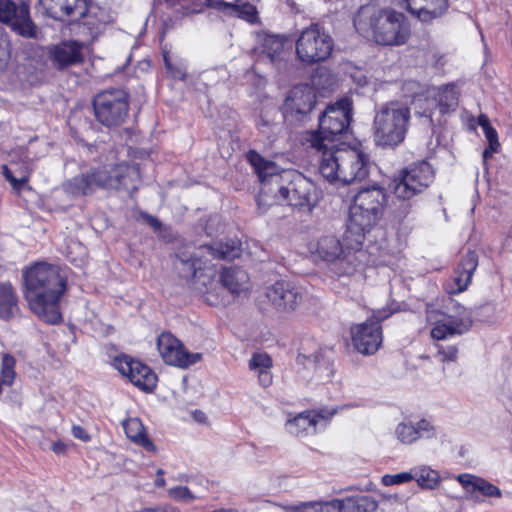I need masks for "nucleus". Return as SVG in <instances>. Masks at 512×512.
<instances>
[{
    "label": "nucleus",
    "instance_id": "nucleus-1",
    "mask_svg": "<svg viewBox=\"0 0 512 512\" xmlns=\"http://www.w3.org/2000/svg\"><path fill=\"white\" fill-rule=\"evenodd\" d=\"M239 256L240 246L236 241L214 242L199 247L191 259L181 260L178 270L182 277L195 279V289L209 305L217 306L223 302L224 288L230 293L238 294L247 288L249 278L243 269L228 267L222 270L219 284L215 280V269L208 265V257L233 260Z\"/></svg>",
    "mask_w": 512,
    "mask_h": 512
},
{
    "label": "nucleus",
    "instance_id": "nucleus-2",
    "mask_svg": "<svg viewBox=\"0 0 512 512\" xmlns=\"http://www.w3.org/2000/svg\"><path fill=\"white\" fill-rule=\"evenodd\" d=\"M248 160L261 182V190L257 197L259 209L272 205V199L285 201L292 208L303 212H311L316 206V187L302 173L295 170L278 172L273 162L265 160L255 151L248 153Z\"/></svg>",
    "mask_w": 512,
    "mask_h": 512
},
{
    "label": "nucleus",
    "instance_id": "nucleus-3",
    "mask_svg": "<svg viewBox=\"0 0 512 512\" xmlns=\"http://www.w3.org/2000/svg\"><path fill=\"white\" fill-rule=\"evenodd\" d=\"M23 278L24 296L30 310L46 323H60V300L67 288L60 269L55 265L39 262L25 269Z\"/></svg>",
    "mask_w": 512,
    "mask_h": 512
},
{
    "label": "nucleus",
    "instance_id": "nucleus-4",
    "mask_svg": "<svg viewBox=\"0 0 512 512\" xmlns=\"http://www.w3.org/2000/svg\"><path fill=\"white\" fill-rule=\"evenodd\" d=\"M354 26L361 35L383 46L403 45L411 35L409 22L403 13L372 4L358 10Z\"/></svg>",
    "mask_w": 512,
    "mask_h": 512
},
{
    "label": "nucleus",
    "instance_id": "nucleus-5",
    "mask_svg": "<svg viewBox=\"0 0 512 512\" xmlns=\"http://www.w3.org/2000/svg\"><path fill=\"white\" fill-rule=\"evenodd\" d=\"M319 172L330 183L362 181L370 171L369 155L360 146L337 145L320 152Z\"/></svg>",
    "mask_w": 512,
    "mask_h": 512
},
{
    "label": "nucleus",
    "instance_id": "nucleus-6",
    "mask_svg": "<svg viewBox=\"0 0 512 512\" xmlns=\"http://www.w3.org/2000/svg\"><path fill=\"white\" fill-rule=\"evenodd\" d=\"M138 179V168L122 163L110 169L102 167L75 176L64 184V189L72 196L90 195L99 188L134 191Z\"/></svg>",
    "mask_w": 512,
    "mask_h": 512
},
{
    "label": "nucleus",
    "instance_id": "nucleus-7",
    "mask_svg": "<svg viewBox=\"0 0 512 512\" xmlns=\"http://www.w3.org/2000/svg\"><path fill=\"white\" fill-rule=\"evenodd\" d=\"M351 112L352 102L348 98H342L327 106L319 117V129L308 132L304 138L307 148L317 153L337 146L335 142L338 136L345 133L349 128Z\"/></svg>",
    "mask_w": 512,
    "mask_h": 512
},
{
    "label": "nucleus",
    "instance_id": "nucleus-8",
    "mask_svg": "<svg viewBox=\"0 0 512 512\" xmlns=\"http://www.w3.org/2000/svg\"><path fill=\"white\" fill-rule=\"evenodd\" d=\"M410 108L399 101L380 105L374 116V141L378 146L396 147L406 137L410 126Z\"/></svg>",
    "mask_w": 512,
    "mask_h": 512
},
{
    "label": "nucleus",
    "instance_id": "nucleus-9",
    "mask_svg": "<svg viewBox=\"0 0 512 512\" xmlns=\"http://www.w3.org/2000/svg\"><path fill=\"white\" fill-rule=\"evenodd\" d=\"M433 180L434 170L426 161L413 163L400 172L392 188L395 197L404 201L393 212L397 220L402 221L411 213L412 204L407 201L426 191Z\"/></svg>",
    "mask_w": 512,
    "mask_h": 512
},
{
    "label": "nucleus",
    "instance_id": "nucleus-10",
    "mask_svg": "<svg viewBox=\"0 0 512 512\" xmlns=\"http://www.w3.org/2000/svg\"><path fill=\"white\" fill-rule=\"evenodd\" d=\"M310 251L321 260L333 264L335 273L339 276L351 275L359 265V256H363L359 250L348 247L345 236L343 243L335 235H323L314 244Z\"/></svg>",
    "mask_w": 512,
    "mask_h": 512
},
{
    "label": "nucleus",
    "instance_id": "nucleus-11",
    "mask_svg": "<svg viewBox=\"0 0 512 512\" xmlns=\"http://www.w3.org/2000/svg\"><path fill=\"white\" fill-rule=\"evenodd\" d=\"M426 318L433 326L431 337L438 341L463 335L471 329L473 324L470 310L458 303L447 312L438 311L428 305Z\"/></svg>",
    "mask_w": 512,
    "mask_h": 512
},
{
    "label": "nucleus",
    "instance_id": "nucleus-12",
    "mask_svg": "<svg viewBox=\"0 0 512 512\" xmlns=\"http://www.w3.org/2000/svg\"><path fill=\"white\" fill-rule=\"evenodd\" d=\"M332 37L318 24H311L300 32L296 41V55L307 64L324 61L333 49Z\"/></svg>",
    "mask_w": 512,
    "mask_h": 512
},
{
    "label": "nucleus",
    "instance_id": "nucleus-13",
    "mask_svg": "<svg viewBox=\"0 0 512 512\" xmlns=\"http://www.w3.org/2000/svg\"><path fill=\"white\" fill-rule=\"evenodd\" d=\"M93 108L101 124L107 127L118 126L128 114V94L123 89L101 91L94 97Z\"/></svg>",
    "mask_w": 512,
    "mask_h": 512
},
{
    "label": "nucleus",
    "instance_id": "nucleus-14",
    "mask_svg": "<svg viewBox=\"0 0 512 512\" xmlns=\"http://www.w3.org/2000/svg\"><path fill=\"white\" fill-rule=\"evenodd\" d=\"M383 215L351 202L346 222L345 241L348 247L359 250Z\"/></svg>",
    "mask_w": 512,
    "mask_h": 512
},
{
    "label": "nucleus",
    "instance_id": "nucleus-15",
    "mask_svg": "<svg viewBox=\"0 0 512 512\" xmlns=\"http://www.w3.org/2000/svg\"><path fill=\"white\" fill-rule=\"evenodd\" d=\"M386 310L377 311L371 319L352 328V342L358 352L364 355L374 354L382 344V328L380 322L386 319Z\"/></svg>",
    "mask_w": 512,
    "mask_h": 512
},
{
    "label": "nucleus",
    "instance_id": "nucleus-16",
    "mask_svg": "<svg viewBox=\"0 0 512 512\" xmlns=\"http://www.w3.org/2000/svg\"><path fill=\"white\" fill-rule=\"evenodd\" d=\"M112 365L140 390L152 392L156 388L157 376L146 364L134 360L128 355L121 354L113 359Z\"/></svg>",
    "mask_w": 512,
    "mask_h": 512
},
{
    "label": "nucleus",
    "instance_id": "nucleus-17",
    "mask_svg": "<svg viewBox=\"0 0 512 512\" xmlns=\"http://www.w3.org/2000/svg\"><path fill=\"white\" fill-rule=\"evenodd\" d=\"M0 21L10 25L21 36H37V27L30 18L29 6L24 2L16 5L11 0H0Z\"/></svg>",
    "mask_w": 512,
    "mask_h": 512
},
{
    "label": "nucleus",
    "instance_id": "nucleus-18",
    "mask_svg": "<svg viewBox=\"0 0 512 512\" xmlns=\"http://www.w3.org/2000/svg\"><path fill=\"white\" fill-rule=\"evenodd\" d=\"M157 348L162 360L171 366L188 368L201 359L200 353H189L181 341L169 332L158 336Z\"/></svg>",
    "mask_w": 512,
    "mask_h": 512
},
{
    "label": "nucleus",
    "instance_id": "nucleus-19",
    "mask_svg": "<svg viewBox=\"0 0 512 512\" xmlns=\"http://www.w3.org/2000/svg\"><path fill=\"white\" fill-rule=\"evenodd\" d=\"M265 295L271 305L282 312L294 311L304 300L303 289L285 280L268 286Z\"/></svg>",
    "mask_w": 512,
    "mask_h": 512
},
{
    "label": "nucleus",
    "instance_id": "nucleus-20",
    "mask_svg": "<svg viewBox=\"0 0 512 512\" xmlns=\"http://www.w3.org/2000/svg\"><path fill=\"white\" fill-rule=\"evenodd\" d=\"M335 413L336 410L328 409L305 411L299 413L293 419L288 420L286 428L290 434L295 436L314 434L317 431L326 428L329 420Z\"/></svg>",
    "mask_w": 512,
    "mask_h": 512
},
{
    "label": "nucleus",
    "instance_id": "nucleus-21",
    "mask_svg": "<svg viewBox=\"0 0 512 512\" xmlns=\"http://www.w3.org/2000/svg\"><path fill=\"white\" fill-rule=\"evenodd\" d=\"M315 103L316 95L310 86H295L285 98L283 114L285 117L300 119L312 111Z\"/></svg>",
    "mask_w": 512,
    "mask_h": 512
},
{
    "label": "nucleus",
    "instance_id": "nucleus-22",
    "mask_svg": "<svg viewBox=\"0 0 512 512\" xmlns=\"http://www.w3.org/2000/svg\"><path fill=\"white\" fill-rule=\"evenodd\" d=\"M396 5L405 8L418 20L430 23L442 17L448 10V0H392Z\"/></svg>",
    "mask_w": 512,
    "mask_h": 512
},
{
    "label": "nucleus",
    "instance_id": "nucleus-23",
    "mask_svg": "<svg viewBox=\"0 0 512 512\" xmlns=\"http://www.w3.org/2000/svg\"><path fill=\"white\" fill-rule=\"evenodd\" d=\"M47 16L64 21L66 17L82 18L87 13L86 0H39Z\"/></svg>",
    "mask_w": 512,
    "mask_h": 512
},
{
    "label": "nucleus",
    "instance_id": "nucleus-24",
    "mask_svg": "<svg viewBox=\"0 0 512 512\" xmlns=\"http://www.w3.org/2000/svg\"><path fill=\"white\" fill-rule=\"evenodd\" d=\"M83 44L77 41H63L49 50V59L57 69H64L83 61Z\"/></svg>",
    "mask_w": 512,
    "mask_h": 512
},
{
    "label": "nucleus",
    "instance_id": "nucleus-25",
    "mask_svg": "<svg viewBox=\"0 0 512 512\" xmlns=\"http://www.w3.org/2000/svg\"><path fill=\"white\" fill-rule=\"evenodd\" d=\"M478 265L477 255L475 252H468L461 260L459 266L454 272L451 283L447 288L450 294H458L463 292L469 285L472 275Z\"/></svg>",
    "mask_w": 512,
    "mask_h": 512
},
{
    "label": "nucleus",
    "instance_id": "nucleus-26",
    "mask_svg": "<svg viewBox=\"0 0 512 512\" xmlns=\"http://www.w3.org/2000/svg\"><path fill=\"white\" fill-rule=\"evenodd\" d=\"M352 202L383 215L387 203V193L383 187L378 185L362 188L354 195Z\"/></svg>",
    "mask_w": 512,
    "mask_h": 512
},
{
    "label": "nucleus",
    "instance_id": "nucleus-27",
    "mask_svg": "<svg viewBox=\"0 0 512 512\" xmlns=\"http://www.w3.org/2000/svg\"><path fill=\"white\" fill-rule=\"evenodd\" d=\"M457 480L463 486V488L471 495L478 492L485 497L500 498L502 496V492L497 486L493 485L492 483L486 481L483 478L471 474H460L457 477ZM472 497L476 498V496Z\"/></svg>",
    "mask_w": 512,
    "mask_h": 512
},
{
    "label": "nucleus",
    "instance_id": "nucleus-28",
    "mask_svg": "<svg viewBox=\"0 0 512 512\" xmlns=\"http://www.w3.org/2000/svg\"><path fill=\"white\" fill-rule=\"evenodd\" d=\"M459 94V89L455 83H448L433 89V97L443 114L457 108Z\"/></svg>",
    "mask_w": 512,
    "mask_h": 512
},
{
    "label": "nucleus",
    "instance_id": "nucleus-29",
    "mask_svg": "<svg viewBox=\"0 0 512 512\" xmlns=\"http://www.w3.org/2000/svg\"><path fill=\"white\" fill-rule=\"evenodd\" d=\"M18 312V298L13 286L8 282L0 283V318L9 321Z\"/></svg>",
    "mask_w": 512,
    "mask_h": 512
},
{
    "label": "nucleus",
    "instance_id": "nucleus-30",
    "mask_svg": "<svg viewBox=\"0 0 512 512\" xmlns=\"http://www.w3.org/2000/svg\"><path fill=\"white\" fill-rule=\"evenodd\" d=\"M32 171L33 167L30 160L25 161L24 164L21 167H18L15 171L11 170L6 165L2 167L3 176L17 192L23 190L27 185Z\"/></svg>",
    "mask_w": 512,
    "mask_h": 512
},
{
    "label": "nucleus",
    "instance_id": "nucleus-31",
    "mask_svg": "<svg viewBox=\"0 0 512 512\" xmlns=\"http://www.w3.org/2000/svg\"><path fill=\"white\" fill-rule=\"evenodd\" d=\"M123 428L129 439L141 445L147 451H154L153 442L147 437L143 424L138 418H130L123 423Z\"/></svg>",
    "mask_w": 512,
    "mask_h": 512
},
{
    "label": "nucleus",
    "instance_id": "nucleus-32",
    "mask_svg": "<svg viewBox=\"0 0 512 512\" xmlns=\"http://www.w3.org/2000/svg\"><path fill=\"white\" fill-rule=\"evenodd\" d=\"M285 39L276 35H266L261 45V58L271 63L277 62L284 50Z\"/></svg>",
    "mask_w": 512,
    "mask_h": 512
},
{
    "label": "nucleus",
    "instance_id": "nucleus-33",
    "mask_svg": "<svg viewBox=\"0 0 512 512\" xmlns=\"http://www.w3.org/2000/svg\"><path fill=\"white\" fill-rule=\"evenodd\" d=\"M411 474L413 476V480L417 482V484L422 489H435L439 482L440 476L436 470L431 469L429 466H417L411 469Z\"/></svg>",
    "mask_w": 512,
    "mask_h": 512
},
{
    "label": "nucleus",
    "instance_id": "nucleus-34",
    "mask_svg": "<svg viewBox=\"0 0 512 512\" xmlns=\"http://www.w3.org/2000/svg\"><path fill=\"white\" fill-rule=\"evenodd\" d=\"M229 17H238L250 23H254L257 20V10L250 2L239 0L232 3Z\"/></svg>",
    "mask_w": 512,
    "mask_h": 512
},
{
    "label": "nucleus",
    "instance_id": "nucleus-35",
    "mask_svg": "<svg viewBox=\"0 0 512 512\" xmlns=\"http://www.w3.org/2000/svg\"><path fill=\"white\" fill-rule=\"evenodd\" d=\"M348 512H375L378 508L377 501L370 496L347 497Z\"/></svg>",
    "mask_w": 512,
    "mask_h": 512
},
{
    "label": "nucleus",
    "instance_id": "nucleus-36",
    "mask_svg": "<svg viewBox=\"0 0 512 512\" xmlns=\"http://www.w3.org/2000/svg\"><path fill=\"white\" fill-rule=\"evenodd\" d=\"M15 366V358L10 354H3L1 361L0 378L1 383H3L5 386H11L13 384L16 377Z\"/></svg>",
    "mask_w": 512,
    "mask_h": 512
},
{
    "label": "nucleus",
    "instance_id": "nucleus-37",
    "mask_svg": "<svg viewBox=\"0 0 512 512\" xmlns=\"http://www.w3.org/2000/svg\"><path fill=\"white\" fill-rule=\"evenodd\" d=\"M417 431L412 422H401L395 428L396 438L403 444L409 445L417 441Z\"/></svg>",
    "mask_w": 512,
    "mask_h": 512
},
{
    "label": "nucleus",
    "instance_id": "nucleus-38",
    "mask_svg": "<svg viewBox=\"0 0 512 512\" xmlns=\"http://www.w3.org/2000/svg\"><path fill=\"white\" fill-rule=\"evenodd\" d=\"M282 512H322L320 501H305L292 505L274 504Z\"/></svg>",
    "mask_w": 512,
    "mask_h": 512
},
{
    "label": "nucleus",
    "instance_id": "nucleus-39",
    "mask_svg": "<svg viewBox=\"0 0 512 512\" xmlns=\"http://www.w3.org/2000/svg\"><path fill=\"white\" fill-rule=\"evenodd\" d=\"M415 430L417 431L416 437L419 439H431L436 437V427L428 419H421L414 423Z\"/></svg>",
    "mask_w": 512,
    "mask_h": 512
},
{
    "label": "nucleus",
    "instance_id": "nucleus-40",
    "mask_svg": "<svg viewBox=\"0 0 512 512\" xmlns=\"http://www.w3.org/2000/svg\"><path fill=\"white\" fill-rule=\"evenodd\" d=\"M168 495L170 498L185 504H189L196 499V496L186 486H176L170 488L168 490Z\"/></svg>",
    "mask_w": 512,
    "mask_h": 512
},
{
    "label": "nucleus",
    "instance_id": "nucleus-41",
    "mask_svg": "<svg viewBox=\"0 0 512 512\" xmlns=\"http://www.w3.org/2000/svg\"><path fill=\"white\" fill-rule=\"evenodd\" d=\"M271 366L272 360L265 353H255L249 360V368L254 372L270 369Z\"/></svg>",
    "mask_w": 512,
    "mask_h": 512
},
{
    "label": "nucleus",
    "instance_id": "nucleus-42",
    "mask_svg": "<svg viewBox=\"0 0 512 512\" xmlns=\"http://www.w3.org/2000/svg\"><path fill=\"white\" fill-rule=\"evenodd\" d=\"M413 480L411 470L409 472H401L398 474H385L381 478V483L385 486L399 485L408 483Z\"/></svg>",
    "mask_w": 512,
    "mask_h": 512
},
{
    "label": "nucleus",
    "instance_id": "nucleus-43",
    "mask_svg": "<svg viewBox=\"0 0 512 512\" xmlns=\"http://www.w3.org/2000/svg\"><path fill=\"white\" fill-rule=\"evenodd\" d=\"M320 505L322 506V512H348L347 498L320 501Z\"/></svg>",
    "mask_w": 512,
    "mask_h": 512
},
{
    "label": "nucleus",
    "instance_id": "nucleus-44",
    "mask_svg": "<svg viewBox=\"0 0 512 512\" xmlns=\"http://www.w3.org/2000/svg\"><path fill=\"white\" fill-rule=\"evenodd\" d=\"M438 356L442 362H454L458 357V348L455 345L438 346Z\"/></svg>",
    "mask_w": 512,
    "mask_h": 512
},
{
    "label": "nucleus",
    "instance_id": "nucleus-45",
    "mask_svg": "<svg viewBox=\"0 0 512 512\" xmlns=\"http://www.w3.org/2000/svg\"><path fill=\"white\" fill-rule=\"evenodd\" d=\"M207 6L222 12L225 16H229L232 9V3L224 0H207Z\"/></svg>",
    "mask_w": 512,
    "mask_h": 512
},
{
    "label": "nucleus",
    "instance_id": "nucleus-46",
    "mask_svg": "<svg viewBox=\"0 0 512 512\" xmlns=\"http://www.w3.org/2000/svg\"><path fill=\"white\" fill-rule=\"evenodd\" d=\"M275 126L276 125L274 123L265 120L263 117H261V119L257 122L258 129L268 138H270L271 134L274 132Z\"/></svg>",
    "mask_w": 512,
    "mask_h": 512
},
{
    "label": "nucleus",
    "instance_id": "nucleus-47",
    "mask_svg": "<svg viewBox=\"0 0 512 512\" xmlns=\"http://www.w3.org/2000/svg\"><path fill=\"white\" fill-rule=\"evenodd\" d=\"M483 133L488 141V145L491 147H500V143L498 141V133L492 126L484 130Z\"/></svg>",
    "mask_w": 512,
    "mask_h": 512
},
{
    "label": "nucleus",
    "instance_id": "nucleus-48",
    "mask_svg": "<svg viewBox=\"0 0 512 512\" xmlns=\"http://www.w3.org/2000/svg\"><path fill=\"white\" fill-rule=\"evenodd\" d=\"M10 59V53L6 47L0 44V75L5 72Z\"/></svg>",
    "mask_w": 512,
    "mask_h": 512
},
{
    "label": "nucleus",
    "instance_id": "nucleus-49",
    "mask_svg": "<svg viewBox=\"0 0 512 512\" xmlns=\"http://www.w3.org/2000/svg\"><path fill=\"white\" fill-rule=\"evenodd\" d=\"M72 435L75 438L82 440L84 442H88L91 438L90 435L88 434V432L80 425H73Z\"/></svg>",
    "mask_w": 512,
    "mask_h": 512
},
{
    "label": "nucleus",
    "instance_id": "nucleus-50",
    "mask_svg": "<svg viewBox=\"0 0 512 512\" xmlns=\"http://www.w3.org/2000/svg\"><path fill=\"white\" fill-rule=\"evenodd\" d=\"M164 62H165V66H166L167 70L171 73L172 77L177 78V79L184 78V75H185L184 72L178 68L173 67L166 54L164 55Z\"/></svg>",
    "mask_w": 512,
    "mask_h": 512
},
{
    "label": "nucleus",
    "instance_id": "nucleus-51",
    "mask_svg": "<svg viewBox=\"0 0 512 512\" xmlns=\"http://www.w3.org/2000/svg\"><path fill=\"white\" fill-rule=\"evenodd\" d=\"M257 373H258L259 383L263 387H267L272 383V375L270 373V369L261 370V371H258Z\"/></svg>",
    "mask_w": 512,
    "mask_h": 512
},
{
    "label": "nucleus",
    "instance_id": "nucleus-52",
    "mask_svg": "<svg viewBox=\"0 0 512 512\" xmlns=\"http://www.w3.org/2000/svg\"><path fill=\"white\" fill-rule=\"evenodd\" d=\"M141 216L155 230H159L161 228L162 224L156 217L147 213H142Z\"/></svg>",
    "mask_w": 512,
    "mask_h": 512
},
{
    "label": "nucleus",
    "instance_id": "nucleus-53",
    "mask_svg": "<svg viewBox=\"0 0 512 512\" xmlns=\"http://www.w3.org/2000/svg\"><path fill=\"white\" fill-rule=\"evenodd\" d=\"M478 125L482 128L483 131L491 127L490 120L485 114H481L478 117Z\"/></svg>",
    "mask_w": 512,
    "mask_h": 512
},
{
    "label": "nucleus",
    "instance_id": "nucleus-54",
    "mask_svg": "<svg viewBox=\"0 0 512 512\" xmlns=\"http://www.w3.org/2000/svg\"><path fill=\"white\" fill-rule=\"evenodd\" d=\"M164 471L162 469L157 470V478L155 480V486L156 487H164L165 486V479L163 478Z\"/></svg>",
    "mask_w": 512,
    "mask_h": 512
},
{
    "label": "nucleus",
    "instance_id": "nucleus-55",
    "mask_svg": "<svg viewBox=\"0 0 512 512\" xmlns=\"http://www.w3.org/2000/svg\"><path fill=\"white\" fill-rule=\"evenodd\" d=\"M499 149V147H494V146H490L488 145V147L483 151V158L486 160L490 157H492V155L497 152Z\"/></svg>",
    "mask_w": 512,
    "mask_h": 512
},
{
    "label": "nucleus",
    "instance_id": "nucleus-56",
    "mask_svg": "<svg viewBox=\"0 0 512 512\" xmlns=\"http://www.w3.org/2000/svg\"><path fill=\"white\" fill-rule=\"evenodd\" d=\"M52 450L55 453H63L65 451V445L62 442H56L52 445Z\"/></svg>",
    "mask_w": 512,
    "mask_h": 512
},
{
    "label": "nucleus",
    "instance_id": "nucleus-57",
    "mask_svg": "<svg viewBox=\"0 0 512 512\" xmlns=\"http://www.w3.org/2000/svg\"><path fill=\"white\" fill-rule=\"evenodd\" d=\"M155 512H179V510L172 506H165L154 509Z\"/></svg>",
    "mask_w": 512,
    "mask_h": 512
},
{
    "label": "nucleus",
    "instance_id": "nucleus-58",
    "mask_svg": "<svg viewBox=\"0 0 512 512\" xmlns=\"http://www.w3.org/2000/svg\"><path fill=\"white\" fill-rule=\"evenodd\" d=\"M323 366H324L325 370L327 371L326 377H327V379H329L332 376V368L328 362H324Z\"/></svg>",
    "mask_w": 512,
    "mask_h": 512
},
{
    "label": "nucleus",
    "instance_id": "nucleus-59",
    "mask_svg": "<svg viewBox=\"0 0 512 512\" xmlns=\"http://www.w3.org/2000/svg\"><path fill=\"white\" fill-rule=\"evenodd\" d=\"M213 512H238V510H236V509H219V510H215Z\"/></svg>",
    "mask_w": 512,
    "mask_h": 512
},
{
    "label": "nucleus",
    "instance_id": "nucleus-60",
    "mask_svg": "<svg viewBox=\"0 0 512 512\" xmlns=\"http://www.w3.org/2000/svg\"><path fill=\"white\" fill-rule=\"evenodd\" d=\"M179 479L187 481V477L186 476H181Z\"/></svg>",
    "mask_w": 512,
    "mask_h": 512
}]
</instances>
